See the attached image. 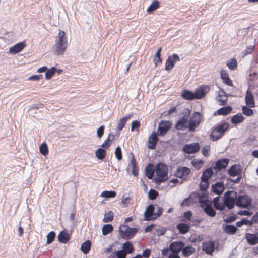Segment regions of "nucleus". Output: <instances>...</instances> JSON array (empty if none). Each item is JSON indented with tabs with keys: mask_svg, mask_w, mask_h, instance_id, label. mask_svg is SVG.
I'll return each mask as SVG.
<instances>
[{
	"mask_svg": "<svg viewBox=\"0 0 258 258\" xmlns=\"http://www.w3.org/2000/svg\"><path fill=\"white\" fill-rule=\"evenodd\" d=\"M220 201V198L219 197H217L214 198L213 202L216 209L222 211L224 209L225 206L224 204L221 203Z\"/></svg>",
	"mask_w": 258,
	"mask_h": 258,
	"instance_id": "nucleus-34",
	"label": "nucleus"
},
{
	"mask_svg": "<svg viewBox=\"0 0 258 258\" xmlns=\"http://www.w3.org/2000/svg\"><path fill=\"white\" fill-rule=\"evenodd\" d=\"M223 230L227 234H233L236 232L237 228L233 225H227L223 226Z\"/></svg>",
	"mask_w": 258,
	"mask_h": 258,
	"instance_id": "nucleus-30",
	"label": "nucleus"
},
{
	"mask_svg": "<svg viewBox=\"0 0 258 258\" xmlns=\"http://www.w3.org/2000/svg\"><path fill=\"white\" fill-rule=\"evenodd\" d=\"M95 155L98 159L103 160L105 157L106 152L104 149L99 148L96 151Z\"/></svg>",
	"mask_w": 258,
	"mask_h": 258,
	"instance_id": "nucleus-43",
	"label": "nucleus"
},
{
	"mask_svg": "<svg viewBox=\"0 0 258 258\" xmlns=\"http://www.w3.org/2000/svg\"><path fill=\"white\" fill-rule=\"evenodd\" d=\"M114 136L113 134L110 133L106 139L101 145V147L104 148L108 149L110 146V142L114 140Z\"/></svg>",
	"mask_w": 258,
	"mask_h": 258,
	"instance_id": "nucleus-35",
	"label": "nucleus"
},
{
	"mask_svg": "<svg viewBox=\"0 0 258 258\" xmlns=\"http://www.w3.org/2000/svg\"><path fill=\"white\" fill-rule=\"evenodd\" d=\"M232 109V108L230 106L222 107L218 110V113L219 114L226 115L230 113Z\"/></svg>",
	"mask_w": 258,
	"mask_h": 258,
	"instance_id": "nucleus-46",
	"label": "nucleus"
},
{
	"mask_svg": "<svg viewBox=\"0 0 258 258\" xmlns=\"http://www.w3.org/2000/svg\"><path fill=\"white\" fill-rule=\"evenodd\" d=\"M203 164V161L201 160H194L192 161V165L197 169H200Z\"/></svg>",
	"mask_w": 258,
	"mask_h": 258,
	"instance_id": "nucleus-54",
	"label": "nucleus"
},
{
	"mask_svg": "<svg viewBox=\"0 0 258 258\" xmlns=\"http://www.w3.org/2000/svg\"><path fill=\"white\" fill-rule=\"evenodd\" d=\"M245 238L250 245H255L258 243V236L256 234L246 233Z\"/></svg>",
	"mask_w": 258,
	"mask_h": 258,
	"instance_id": "nucleus-21",
	"label": "nucleus"
},
{
	"mask_svg": "<svg viewBox=\"0 0 258 258\" xmlns=\"http://www.w3.org/2000/svg\"><path fill=\"white\" fill-rule=\"evenodd\" d=\"M70 238V235L68 232L66 230L61 231L58 235V240L62 243H67Z\"/></svg>",
	"mask_w": 258,
	"mask_h": 258,
	"instance_id": "nucleus-23",
	"label": "nucleus"
},
{
	"mask_svg": "<svg viewBox=\"0 0 258 258\" xmlns=\"http://www.w3.org/2000/svg\"><path fill=\"white\" fill-rule=\"evenodd\" d=\"M114 254H115L118 258H125L126 253L123 250H120L116 251Z\"/></svg>",
	"mask_w": 258,
	"mask_h": 258,
	"instance_id": "nucleus-61",
	"label": "nucleus"
},
{
	"mask_svg": "<svg viewBox=\"0 0 258 258\" xmlns=\"http://www.w3.org/2000/svg\"><path fill=\"white\" fill-rule=\"evenodd\" d=\"M229 173L230 176L235 177L240 173L239 166L234 165L231 166L229 170Z\"/></svg>",
	"mask_w": 258,
	"mask_h": 258,
	"instance_id": "nucleus-28",
	"label": "nucleus"
},
{
	"mask_svg": "<svg viewBox=\"0 0 258 258\" xmlns=\"http://www.w3.org/2000/svg\"><path fill=\"white\" fill-rule=\"evenodd\" d=\"M227 66L230 70H234L237 67V62L235 58H232L230 61L227 62Z\"/></svg>",
	"mask_w": 258,
	"mask_h": 258,
	"instance_id": "nucleus-49",
	"label": "nucleus"
},
{
	"mask_svg": "<svg viewBox=\"0 0 258 258\" xmlns=\"http://www.w3.org/2000/svg\"><path fill=\"white\" fill-rule=\"evenodd\" d=\"M113 230V227L111 224H105L103 225L102 229V232L103 235H106L112 232Z\"/></svg>",
	"mask_w": 258,
	"mask_h": 258,
	"instance_id": "nucleus-41",
	"label": "nucleus"
},
{
	"mask_svg": "<svg viewBox=\"0 0 258 258\" xmlns=\"http://www.w3.org/2000/svg\"><path fill=\"white\" fill-rule=\"evenodd\" d=\"M245 100V103L248 107H255V105L254 97H253L252 93L248 90L246 92Z\"/></svg>",
	"mask_w": 258,
	"mask_h": 258,
	"instance_id": "nucleus-17",
	"label": "nucleus"
},
{
	"mask_svg": "<svg viewBox=\"0 0 258 258\" xmlns=\"http://www.w3.org/2000/svg\"><path fill=\"white\" fill-rule=\"evenodd\" d=\"M210 149V147L209 145H205L203 147L202 152L205 156H208V151H209Z\"/></svg>",
	"mask_w": 258,
	"mask_h": 258,
	"instance_id": "nucleus-64",
	"label": "nucleus"
},
{
	"mask_svg": "<svg viewBox=\"0 0 258 258\" xmlns=\"http://www.w3.org/2000/svg\"><path fill=\"white\" fill-rule=\"evenodd\" d=\"M195 252V248L191 246H186L182 248V254L185 257H189Z\"/></svg>",
	"mask_w": 258,
	"mask_h": 258,
	"instance_id": "nucleus-33",
	"label": "nucleus"
},
{
	"mask_svg": "<svg viewBox=\"0 0 258 258\" xmlns=\"http://www.w3.org/2000/svg\"><path fill=\"white\" fill-rule=\"evenodd\" d=\"M228 96L224 91H220L216 98V100L220 105H224L226 103Z\"/></svg>",
	"mask_w": 258,
	"mask_h": 258,
	"instance_id": "nucleus-24",
	"label": "nucleus"
},
{
	"mask_svg": "<svg viewBox=\"0 0 258 258\" xmlns=\"http://www.w3.org/2000/svg\"><path fill=\"white\" fill-rule=\"evenodd\" d=\"M244 119V117L241 113H238L234 115L231 118V122L234 124H238L242 122Z\"/></svg>",
	"mask_w": 258,
	"mask_h": 258,
	"instance_id": "nucleus-36",
	"label": "nucleus"
},
{
	"mask_svg": "<svg viewBox=\"0 0 258 258\" xmlns=\"http://www.w3.org/2000/svg\"><path fill=\"white\" fill-rule=\"evenodd\" d=\"M55 237V232L53 231L50 232L47 235V244H49L52 243Z\"/></svg>",
	"mask_w": 258,
	"mask_h": 258,
	"instance_id": "nucleus-52",
	"label": "nucleus"
},
{
	"mask_svg": "<svg viewBox=\"0 0 258 258\" xmlns=\"http://www.w3.org/2000/svg\"><path fill=\"white\" fill-rule=\"evenodd\" d=\"M229 163V159H222L219 160L216 162L214 165H212L213 168L214 169L221 170L225 168Z\"/></svg>",
	"mask_w": 258,
	"mask_h": 258,
	"instance_id": "nucleus-18",
	"label": "nucleus"
},
{
	"mask_svg": "<svg viewBox=\"0 0 258 258\" xmlns=\"http://www.w3.org/2000/svg\"><path fill=\"white\" fill-rule=\"evenodd\" d=\"M205 212L211 217H214L216 215V212L211 205H206L204 208Z\"/></svg>",
	"mask_w": 258,
	"mask_h": 258,
	"instance_id": "nucleus-39",
	"label": "nucleus"
},
{
	"mask_svg": "<svg viewBox=\"0 0 258 258\" xmlns=\"http://www.w3.org/2000/svg\"><path fill=\"white\" fill-rule=\"evenodd\" d=\"M182 97L187 100H192L195 98V93L189 91H184L182 94Z\"/></svg>",
	"mask_w": 258,
	"mask_h": 258,
	"instance_id": "nucleus-42",
	"label": "nucleus"
},
{
	"mask_svg": "<svg viewBox=\"0 0 258 258\" xmlns=\"http://www.w3.org/2000/svg\"><path fill=\"white\" fill-rule=\"evenodd\" d=\"M163 209L159 206L156 207V212L154 213V217H152V219H155L157 217H159L162 213Z\"/></svg>",
	"mask_w": 258,
	"mask_h": 258,
	"instance_id": "nucleus-57",
	"label": "nucleus"
},
{
	"mask_svg": "<svg viewBox=\"0 0 258 258\" xmlns=\"http://www.w3.org/2000/svg\"><path fill=\"white\" fill-rule=\"evenodd\" d=\"M200 147L198 143H192L184 146L183 150L187 154H191L198 151Z\"/></svg>",
	"mask_w": 258,
	"mask_h": 258,
	"instance_id": "nucleus-14",
	"label": "nucleus"
},
{
	"mask_svg": "<svg viewBox=\"0 0 258 258\" xmlns=\"http://www.w3.org/2000/svg\"><path fill=\"white\" fill-rule=\"evenodd\" d=\"M201 120V115L200 113L195 112L190 118L188 122V131L193 132L200 124Z\"/></svg>",
	"mask_w": 258,
	"mask_h": 258,
	"instance_id": "nucleus-5",
	"label": "nucleus"
},
{
	"mask_svg": "<svg viewBox=\"0 0 258 258\" xmlns=\"http://www.w3.org/2000/svg\"><path fill=\"white\" fill-rule=\"evenodd\" d=\"M131 114H126L124 117L120 118L117 123V130L120 131L123 129L128 119L131 117Z\"/></svg>",
	"mask_w": 258,
	"mask_h": 258,
	"instance_id": "nucleus-26",
	"label": "nucleus"
},
{
	"mask_svg": "<svg viewBox=\"0 0 258 258\" xmlns=\"http://www.w3.org/2000/svg\"><path fill=\"white\" fill-rule=\"evenodd\" d=\"M252 222L249 220H248L245 218L242 219L240 221H237L236 225L237 227H241L243 225H251Z\"/></svg>",
	"mask_w": 258,
	"mask_h": 258,
	"instance_id": "nucleus-51",
	"label": "nucleus"
},
{
	"mask_svg": "<svg viewBox=\"0 0 258 258\" xmlns=\"http://www.w3.org/2000/svg\"><path fill=\"white\" fill-rule=\"evenodd\" d=\"M190 169L186 167H179L175 173V176L177 178L185 179L190 173Z\"/></svg>",
	"mask_w": 258,
	"mask_h": 258,
	"instance_id": "nucleus-11",
	"label": "nucleus"
},
{
	"mask_svg": "<svg viewBox=\"0 0 258 258\" xmlns=\"http://www.w3.org/2000/svg\"><path fill=\"white\" fill-rule=\"evenodd\" d=\"M124 230L120 229V234L122 237L127 239L132 238L137 232V229L135 228L128 226H124Z\"/></svg>",
	"mask_w": 258,
	"mask_h": 258,
	"instance_id": "nucleus-8",
	"label": "nucleus"
},
{
	"mask_svg": "<svg viewBox=\"0 0 258 258\" xmlns=\"http://www.w3.org/2000/svg\"><path fill=\"white\" fill-rule=\"evenodd\" d=\"M113 219V214L111 211H109L108 213H106L103 219L104 222H108L111 221Z\"/></svg>",
	"mask_w": 258,
	"mask_h": 258,
	"instance_id": "nucleus-50",
	"label": "nucleus"
},
{
	"mask_svg": "<svg viewBox=\"0 0 258 258\" xmlns=\"http://www.w3.org/2000/svg\"><path fill=\"white\" fill-rule=\"evenodd\" d=\"M157 134L153 132L149 137L148 147L150 149H154L158 141Z\"/></svg>",
	"mask_w": 258,
	"mask_h": 258,
	"instance_id": "nucleus-20",
	"label": "nucleus"
},
{
	"mask_svg": "<svg viewBox=\"0 0 258 258\" xmlns=\"http://www.w3.org/2000/svg\"><path fill=\"white\" fill-rule=\"evenodd\" d=\"M123 248L126 253H131L134 250V247L130 242H126L123 244Z\"/></svg>",
	"mask_w": 258,
	"mask_h": 258,
	"instance_id": "nucleus-45",
	"label": "nucleus"
},
{
	"mask_svg": "<svg viewBox=\"0 0 258 258\" xmlns=\"http://www.w3.org/2000/svg\"><path fill=\"white\" fill-rule=\"evenodd\" d=\"M56 71V69L54 67H53L49 69H47V70L45 74L46 79L48 80H50L54 75Z\"/></svg>",
	"mask_w": 258,
	"mask_h": 258,
	"instance_id": "nucleus-38",
	"label": "nucleus"
},
{
	"mask_svg": "<svg viewBox=\"0 0 258 258\" xmlns=\"http://www.w3.org/2000/svg\"><path fill=\"white\" fill-rule=\"evenodd\" d=\"M184 116L181 117L177 122L175 127L178 130L188 129V116L190 114V110L185 109L184 110Z\"/></svg>",
	"mask_w": 258,
	"mask_h": 258,
	"instance_id": "nucleus-6",
	"label": "nucleus"
},
{
	"mask_svg": "<svg viewBox=\"0 0 258 258\" xmlns=\"http://www.w3.org/2000/svg\"><path fill=\"white\" fill-rule=\"evenodd\" d=\"M160 7V2L158 0H154L147 9L148 13H151Z\"/></svg>",
	"mask_w": 258,
	"mask_h": 258,
	"instance_id": "nucleus-29",
	"label": "nucleus"
},
{
	"mask_svg": "<svg viewBox=\"0 0 258 258\" xmlns=\"http://www.w3.org/2000/svg\"><path fill=\"white\" fill-rule=\"evenodd\" d=\"M237 193L234 191H228L224 195V206H226L228 209H232L235 204H236V199Z\"/></svg>",
	"mask_w": 258,
	"mask_h": 258,
	"instance_id": "nucleus-4",
	"label": "nucleus"
},
{
	"mask_svg": "<svg viewBox=\"0 0 258 258\" xmlns=\"http://www.w3.org/2000/svg\"><path fill=\"white\" fill-rule=\"evenodd\" d=\"M127 171L131 170L132 173L134 176H137L138 173V169L136 165V161L134 156L132 154L130 163L128 164Z\"/></svg>",
	"mask_w": 258,
	"mask_h": 258,
	"instance_id": "nucleus-13",
	"label": "nucleus"
},
{
	"mask_svg": "<svg viewBox=\"0 0 258 258\" xmlns=\"http://www.w3.org/2000/svg\"><path fill=\"white\" fill-rule=\"evenodd\" d=\"M153 165L152 164L149 165L146 169V175L148 179H151L153 178L155 169H153Z\"/></svg>",
	"mask_w": 258,
	"mask_h": 258,
	"instance_id": "nucleus-37",
	"label": "nucleus"
},
{
	"mask_svg": "<svg viewBox=\"0 0 258 258\" xmlns=\"http://www.w3.org/2000/svg\"><path fill=\"white\" fill-rule=\"evenodd\" d=\"M156 177L154 179L156 183H160L168 179V169L167 165L164 163L157 164L155 168Z\"/></svg>",
	"mask_w": 258,
	"mask_h": 258,
	"instance_id": "nucleus-2",
	"label": "nucleus"
},
{
	"mask_svg": "<svg viewBox=\"0 0 258 258\" xmlns=\"http://www.w3.org/2000/svg\"><path fill=\"white\" fill-rule=\"evenodd\" d=\"M162 59L160 57V55L155 54L153 58V61L155 66H157L159 63L161 62Z\"/></svg>",
	"mask_w": 258,
	"mask_h": 258,
	"instance_id": "nucleus-63",
	"label": "nucleus"
},
{
	"mask_svg": "<svg viewBox=\"0 0 258 258\" xmlns=\"http://www.w3.org/2000/svg\"><path fill=\"white\" fill-rule=\"evenodd\" d=\"M213 174V172L211 169H207L203 172L201 179L204 180L205 181H208L209 179L212 176Z\"/></svg>",
	"mask_w": 258,
	"mask_h": 258,
	"instance_id": "nucleus-40",
	"label": "nucleus"
},
{
	"mask_svg": "<svg viewBox=\"0 0 258 258\" xmlns=\"http://www.w3.org/2000/svg\"><path fill=\"white\" fill-rule=\"evenodd\" d=\"M158 196V192L155 190L151 189L149 191V198L151 200H154Z\"/></svg>",
	"mask_w": 258,
	"mask_h": 258,
	"instance_id": "nucleus-58",
	"label": "nucleus"
},
{
	"mask_svg": "<svg viewBox=\"0 0 258 258\" xmlns=\"http://www.w3.org/2000/svg\"><path fill=\"white\" fill-rule=\"evenodd\" d=\"M251 202L252 199L249 196L246 195L241 196L236 199V205L238 207L247 208L250 206Z\"/></svg>",
	"mask_w": 258,
	"mask_h": 258,
	"instance_id": "nucleus-7",
	"label": "nucleus"
},
{
	"mask_svg": "<svg viewBox=\"0 0 258 258\" xmlns=\"http://www.w3.org/2000/svg\"><path fill=\"white\" fill-rule=\"evenodd\" d=\"M91 248V242L89 240H87L83 242L81 246V249L82 252L84 254L89 253Z\"/></svg>",
	"mask_w": 258,
	"mask_h": 258,
	"instance_id": "nucleus-31",
	"label": "nucleus"
},
{
	"mask_svg": "<svg viewBox=\"0 0 258 258\" xmlns=\"http://www.w3.org/2000/svg\"><path fill=\"white\" fill-rule=\"evenodd\" d=\"M177 228L181 233L185 234L189 231L190 226L186 224L180 223L177 225Z\"/></svg>",
	"mask_w": 258,
	"mask_h": 258,
	"instance_id": "nucleus-32",
	"label": "nucleus"
},
{
	"mask_svg": "<svg viewBox=\"0 0 258 258\" xmlns=\"http://www.w3.org/2000/svg\"><path fill=\"white\" fill-rule=\"evenodd\" d=\"M221 78L223 81L228 86H232L231 80L229 79L226 70H222L220 71Z\"/></svg>",
	"mask_w": 258,
	"mask_h": 258,
	"instance_id": "nucleus-27",
	"label": "nucleus"
},
{
	"mask_svg": "<svg viewBox=\"0 0 258 258\" xmlns=\"http://www.w3.org/2000/svg\"><path fill=\"white\" fill-rule=\"evenodd\" d=\"M104 126L103 125L100 126L97 130V137L100 139L104 134Z\"/></svg>",
	"mask_w": 258,
	"mask_h": 258,
	"instance_id": "nucleus-59",
	"label": "nucleus"
},
{
	"mask_svg": "<svg viewBox=\"0 0 258 258\" xmlns=\"http://www.w3.org/2000/svg\"><path fill=\"white\" fill-rule=\"evenodd\" d=\"M212 188L213 192L217 195H220L224 190V186L223 183L217 182L212 185Z\"/></svg>",
	"mask_w": 258,
	"mask_h": 258,
	"instance_id": "nucleus-25",
	"label": "nucleus"
},
{
	"mask_svg": "<svg viewBox=\"0 0 258 258\" xmlns=\"http://www.w3.org/2000/svg\"><path fill=\"white\" fill-rule=\"evenodd\" d=\"M247 106H244L242 107V113L246 116H250L253 114V110Z\"/></svg>",
	"mask_w": 258,
	"mask_h": 258,
	"instance_id": "nucleus-48",
	"label": "nucleus"
},
{
	"mask_svg": "<svg viewBox=\"0 0 258 258\" xmlns=\"http://www.w3.org/2000/svg\"><path fill=\"white\" fill-rule=\"evenodd\" d=\"M140 123L138 120H134L132 121L131 124V131H134L135 129L137 130V131L138 132V129L140 127Z\"/></svg>",
	"mask_w": 258,
	"mask_h": 258,
	"instance_id": "nucleus-55",
	"label": "nucleus"
},
{
	"mask_svg": "<svg viewBox=\"0 0 258 258\" xmlns=\"http://www.w3.org/2000/svg\"><path fill=\"white\" fill-rule=\"evenodd\" d=\"M68 41L65 32L59 30L58 35L55 39V43L52 47V52L54 55L60 56L63 55L67 50Z\"/></svg>",
	"mask_w": 258,
	"mask_h": 258,
	"instance_id": "nucleus-1",
	"label": "nucleus"
},
{
	"mask_svg": "<svg viewBox=\"0 0 258 258\" xmlns=\"http://www.w3.org/2000/svg\"><path fill=\"white\" fill-rule=\"evenodd\" d=\"M210 90V88L208 86H204L198 89L195 93L196 99H200L203 98L206 94Z\"/></svg>",
	"mask_w": 258,
	"mask_h": 258,
	"instance_id": "nucleus-15",
	"label": "nucleus"
},
{
	"mask_svg": "<svg viewBox=\"0 0 258 258\" xmlns=\"http://www.w3.org/2000/svg\"><path fill=\"white\" fill-rule=\"evenodd\" d=\"M254 50V45L248 46L243 52V55L246 56L249 54L251 53Z\"/></svg>",
	"mask_w": 258,
	"mask_h": 258,
	"instance_id": "nucleus-53",
	"label": "nucleus"
},
{
	"mask_svg": "<svg viewBox=\"0 0 258 258\" xmlns=\"http://www.w3.org/2000/svg\"><path fill=\"white\" fill-rule=\"evenodd\" d=\"M25 44L23 42L17 43L9 49V52L12 54H16L20 52L25 47Z\"/></svg>",
	"mask_w": 258,
	"mask_h": 258,
	"instance_id": "nucleus-22",
	"label": "nucleus"
},
{
	"mask_svg": "<svg viewBox=\"0 0 258 258\" xmlns=\"http://www.w3.org/2000/svg\"><path fill=\"white\" fill-rule=\"evenodd\" d=\"M184 244L181 241H174L169 246L170 250L173 253H178L183 248Z\"/></svg>",
	"mask_w": 258,
	"mask_h": 258,
	"instance_id": "nucleus-16",
	"label": "nucleus"
},
{
	"mask_svg": "<svg viewBox=\"0 0 258 258\" xmlns=\"http://www.w3.org/2000/svg\"><path fill=\"white\" fill-rule=\"evenodd\" d=\"M154 207L152 205H149L146 208L144 213V219L145 220H153L152 217H154Z\"/></svg>",
	"mask_w": 258,
	"mask_h": 258,
	"instance_id": "nucleus-19",
	"label": "nucleus"
},
{
	"mask_svg": "<svg viewBox=\"0 0 258 258\" xmlns=\"http://www.w3.org/2000/svg\"><path fill=\"white\" fill-rule=\"evenodd\" d=\"M171 123L168 121H162L159 123L158 131L159 135L164 136L170 130Z\"/></svg>",
	"mask_w": 258,
	"mask_h": 258,
	"instance_id": "nucleus-10",
	"label": "nucleus"
},
{
	"mask_svg": "<svg viewBox=\"0 0 258 258\" xmlns=\"http://www.w3.org/2000/svg\"><path fill=\"white\" fill-rule=\"evenodd\" d=\"M39 151L41 154H42L44 156H46L48 154V149L47 145L46 143L44 142L39 147Z\"/></svg>",
	"mask_w": 258,
	"mask_h": 258,
	"instance_id": "nucleus-47",
	"label": "nucleus"
},
{
	"mask_svg": "<svg viewBox=\"0 0 258 258\" xmlns=\"http://www.w3.org/2000/svg\"><path fill=\"white\" fill-rule=\"evenodd\" d=\"M115 155L116 158L118 160H121L122 159L121 151L120 148L119 146L117 147L115 149Z\"/></svg>",
	"mask_w": 258,
	"mask_h": 258,
	"instance_id": "nucleus-56",
	"label": "nucleus"
},
{
	"mask_svg": "<svg viewBox=\"0 0 258 258\" xmlns=\"http://www.w3.org/2000/svg\"><path fill=\"white\" fill-rule=\"evenodd\" d=\"M43 78L42 75H34L31 76L28 78V80L30 81H39Z\"/></svg>",
	"mask_w": 258,
	"mask_h": 258,
	"instance_id": "nucleus-62",
	"label": "nucleus"
},
{
	"mask_svg": "<svg viewBox=\"0 0 258 258\" xmlns=\"http://www.w3.org/2000/svg\"><path fill=\"white\" fill-rule=\"evenodd\" d=\"M229 126V125L228 122H224L218 125L212 131L210 136V139L212 141H215L221 138L225 132L228 130Z\"/></svg>",
	"mask_w": 258,
	"mask_h": 258,
	"instance_id": "nucleus-3",
	"label": "nucleus"
},
{
	"mask_svg": "<svg viewBox=\"0 0 258 258\" xmlns=\"http://www.w3.org/2000/svg\"><path fill=\"white\" fill-rule=\"evenodd\" d=\"M116 195V193L114 191H104L101 194L100 196L106 198H114Z\"/></svg>",
	"mask_w": 258,
	"mask_h": 258,
	"instance_id": "nucleus-44",
	"label": "nucleus"
},
{
	"mask_svg": "<svg viewBox=\"0 0 258 258\" xmlns=\"http://www.w3.org/2000/svg\"><path fill=\"white\" fill-rule=\"evenodd\" d=\"M191 216H192V213L189 211H186L184 213V217L185 219H186L187 220H188L192 222H195V221L191 218Z\"/></svg>",
	"mask_w": 258,
	"mask_h": 258,
	"instance_id": "nucleus-60",
	"label": "nucleus"
},
{
	"mask_svg": "<svg viewBox=\"0 0 258 258\" xmlns=\"http://www.w3.org/2000/svg\"><path fill=\"white\" fill-rule=\"evenodd\" d=\"M214 249V243L212 241H206L203 244V250L208 255H212Z\"/></svg>",
	"mask_w": 258,
	"mask_h": 258,
	"instance_id": "nucleus-12",
	"label": "nucleus"
},
{
	"mask_svg": "<svg viewBox=\"0 0 258 258\" xmlns=\"http://www.w3.org/2000/svg\"><path fill=\"white\" fill-rule=\"evenodd\" d=\"M179 60L180 58L176 54L169 56L166 61L165 69L167 71L171 70L174 67L175 63Z\"/></svg>",
	"mask_w": 258,
	"mask_h": 258,
	"instance_id": "nucleus-9",
	"label": "nucleus"
}]
</instances>
